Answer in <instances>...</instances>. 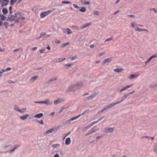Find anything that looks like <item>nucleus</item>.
Wrapping results in <instances>:
<instances>
[{
	"mask_svg": "<svg viewBox=\"0 0 157 157\" xmlns=\"http://www.w3.org/2000/svg\"><path fill=\"white\" fill-rule=\"evenodd\" d=\"M82 85V82H79L77 84L70 85L68 87V92H74L80 89Z\"/></svg>",
	"mask_w": 157,
	"mask_h": 157,
	"instance_id": "f257e3e1",
	"label": "nucleus"
},
{
	"mask_svg": "<svg viewBox=\"0 0 157 157\" xmlns=\"http://www.w3.org/2000/svg\"><path fill=\"white\" fill-rule=\"evenodd\" d=\"M98 94V93H94L92 94L91 96L87 97L85 98H84L83 100V101L84 102H86L87 101H90L91 100L93 99Z\"/></svg>",
	"mask_w": 157,
	"mask_h": 157,
	"instance_id": "f03ea898",
	"label": "nucleus"
},
{
	"mask_svg": "<svg viewBox=\"0 0 157 157\" xmlns=\"http://www.w3.org/2000/svg\"><path fill=\"white\" fill-rule=\"evenodd\" d=\"M34 103L37 104H44L47 105H49L51 104L52 102H51L49 100L47 99L45 101H35Z\"/></svg>",
	"mask_w": 157,
	"mask_h": 157,
	"instance_id": "7ed1b4c3",
	"label": "nucleus"
},
{
	"mask_svg": "<svg viewBox=\"0 0 157 157\" xmlns=\"http://www.w3.org/2000/svg\"><path fill=\"white\" fill-rule=\"evenodd\" d=\"M52 12V10H49L46 11L42 12L40 15V17L41 18H44L45 17L47 16L49 14Z\"/></svg>",
	"mask_w": 157,
	"mask_h": 157,
	"instance_id": "20e7f679",
	"label": "nucleus"
},
{
	"mask_svg": "<svg viewBox=\"0 0 157 157\" xmlns=\"http://www.w3.org/2000/svg\"><path fill=\"white\" fill-rule=\"evenodd\" d=\"M114 128H113L109 127L108 128H105L104 129L105 131L107 133H112L114 131Z\"/></svg>",
	"mask_w": 157,
	"mask_h": 157,
	"instance_id": "39448f33",
	"label": "nucleus"
},
{
	"mask_svg": "<svg viewBox=\"0 0 157 157\" xmlns=\"http://www.w3.org/2000/svg\"><path fill=\"white\" fill-rule=\"evenodd\" d=\"M157 56V55H153L152 56H151L150 57H149L147 60L145 62V66L146 65V64L147 63H148L149 62H150L152 59L154 58H155Z\"/></svg>",
	"mask_w": 157,
	"mask_h": 157,
	"instance_id": "423d86ee",
	"label": "nucleus"
},
{
	"mask_svg": "<svg viewBox=\"0 0 157 157\" xmlns=\"http://www.w3.org/2000/svg\"><path fill=\"white\" fill-rule=\"evenodd\" d=\"M128 94L127 93H126V94H125L122 97V100H121L120 101H117V103L118 104L120 103H121V102H122V101H123L124 100V99H125L128 96Z\"/></svg>",
	"mask_w": 157,
	"mask_h": 157,
	"instance_id": "0eeeda50",
	"label": "nucleus"
},
{
	"mask_svg": "<svg viewBox=\"0 0 157 157\" xmlns=\"http://www.w3.org/2000/svg\"><path fill=\"white\" fill-rule=\"evenodd\" d=\"M9 2V0H2L1 2L2 7L7 5Z\"/></svg>",
	"mask_w": 157,
	"mask_h": 157,
	"instance_id": "6e6552de",
	"label": "nucleus"
},
{
	"mask_svg": "<svg viewBox=\"0 0 157 157\" xmlns=\"http://www.w3.org/2000/svg\"><path fill=\"white\" fill-rule=\"evenodd\" d=\"M15 20L14 15H10V16L8 17L6 19L7 21H10V22H12Z\"/></svg>",
	"mask_w": 157,
	"mask_h": 157,
	"instance_id": "1a4fd4ad",
	"label": "nucleus"
},
{
	"mask_svg": "<svg viewBox=\"0 0 157 157\" xmlns=\"http://www.w3.org/2000/svg\"><path fill=\"white\" fill-rule=\"evenodd\" d=\"M15 15H17V19H21V17L23 16L22 13L21 12H17L15 13Z\"/></svg>",
	"mask_w": 157,
	"mask_h": 157,
	"instance_id": "9d476101",
	"label": "nucleus"
},
{
	"mask_svg": "<svg viewBox=\"0 0 157 157\" xmlns=\"http://www.w3.org/2000/svg\"><path fill=\"white\" fill-rule=\"evenodd\" d=\"M118 104L117 102H114L112 103H111L108 106H106L108 109H109L111 108L113 106L116 105Z\"/></svg>",
	"mask_w": 157,
	"mask_h": 157,
	"instance_id": "9b49d317",
	"label": "nucleus"
},
{
	"mask_svg": "<svg viewBox=\"0 0 157 157\" xmlns=\"http://www.w3.org/2000/svg\"><path fill=\"white\" fill-rule=\"evenodd\" d=\"M19 146H20L19 145L15 146L12 149H11L9 151H6V152L11 153L14 151L18 147H19Z\"/></svg>",
	"mask_w": 157,
	"mask_h": 157,
	"instance_id": "f8f14e48",
	"label": "nucleus"
},
{
	"mask_svg": "<svg viewBox=\"0 0 157 157\" xmlns=\"http://www.w3.org/2000/svg\"><path fill=\"white\" fill-rule=\"evenodd\" d=\"M112 61L111 58H107L104 60L102 62V64H105L106 63H108L110 61Z\"/></svg>",
	"mask_w": 157,
	"mask_h": 157,
	"instance_id": "ddd939ff",
	"label": "nucleus"
},
{
	"mask_svg": "<svg viewBox=\"0 0 157 157\" xmlns=\"http://www.w3.org/2000/svg\"><path fill=\"white\" fill-rule=\"evenodd\" d=\"M71 143V140L70 137H68L66 139L65 144L66 145H68Z\"/></svg>",
	"mask_w": 157,
	"mask_h": 157,
	"instance_id": "4468645a",
	"label": "nucleus"
},
{
	"mask_svg": "<svg viewBox=\"0 0 157 157\" xmlns=\"http://www.w3.org/2000/svg\"><path fill=\"white\" fill-rule=\"evenodd\" d=\"M71 121L70 120V119L67 120L66 121L63 123L62 124V126H64L67 124H68L70 123Z\"/></svg>",
	"mask_w": 157,
	"mask_h": 157,
	"instance_id": "2eb2a0df",
	"label": "nucleus"
},
{
	"mask_svg": "<svg viewBox=\"0 0 157 157\" xmlns=\"http://www.w3.org/2000/svg\"><path fill=\"white\" fill-rule=\"evenodd\" d=\"M44 114L41 113H39L37 114H36L35 115V117L36 118H40L42 117L43 116Z\"/></svg>",
	"mask_w": 157,
	"mask_h": 157,
	"instance_id": "dca6fc26",
	"label": "nucleus"
},
{
	"mask_svg": "<svg viewBox=\"0 0 157 157\" xmlns=\"http://www.w3.org/2000/svg\"><path fill=\"white\" fill-rule=\"evenodd\" d=\"M65 59V58H57L54 59L55 61L56 62H60Z\"/></svg>",
	"mask_w": 157,
	"mask_h": 157,
	"instance_id": "f3484780",
	"label": "nucleus"
},
{
	"mask_svg": "<svg viewBox=\"0 0 157 157\" xmlns=\"http://www.w3.org/2000/svg\"><path fill=\"white\" fill-rule=\"evenodd\" d=\"M141 139L143 138H147L148 140H153L154 139V137H151L149 136H144L141 137Z\"/></svg>",
	"mask_w": 157,
	"mask_h": 157,
	"instance_id": "a211bd4d",
	"label": "nucleus"
},
{
	"mask_svg": "<svg viewBox=\"0 0 157 157\" xmlns=\"http://www.w3.org/2000/svg\"><path fill=\"white\" fill-rule=\"evenodd\" d=\"M29 114H25L24 115L21 116L20 118L21 119L24 120H25L29 116Z\"/></svg>",
	"mask_w": 157,
	"mask_h": 157,
	"instance_id": "6ab92c4d",
	"label": "nucleus"
},
{
	"mask_svg": "<svg viewBox=\"0 0 157 157\" xmlns=\"http://www.w3.org/2000/svg\"><path fill=\"white\" fill-rule=\"evenodd\" d=\"M124 71V69L122 68H117L114 69L113 71L116 72H121Z\"/></svg>",
	"mask_w": 157,
	"mask_h": 157,
	"instance_id": "aec40b11",
	"label": "nucleus"
},
{
	"mask_svg": "<svg viewBox=\"0 0 157 157\" xmlns=\"http://www.w3.org/2000/svg\"><path fill=\"white\" fill-rule=\"evenodd\" d=\"M38 77V75H35L32 77L30 79V81L31 82H33Z\"/></svg>",
	"mask_w": 157,
	"mask_h": 157,
	"instance_id": "412c9836",
	"label": "nucleus"
},
{
	"mask_svg": "<svg viewBox=\"0 0 157 157\" xmlns=\"http://www.w3.org/2000/svg\"><path fill=\"white\" fill-rule=\"evenodd\" d=\"M62 126V125H59L57 126H56L53 127L52 128L53 131H56L60 128V126Z\"/></svg>",
	"mask_w": 157,
	"mask_h": 157,
	"instance_id": "4be33fe9",
	"label": "nucleus"
},
{
	"mask_svg": "<svg viewBox=\"0 0 157 157\" xmlns=\"http://www.w3.org/2000/svg\"><path fill=\"white\" fill-rule=\"evenodd\" d=\"M14 109L16 111H18V112H21V111H20V109L19 108V107H18V106L17 105H14Z\"/></svg>",
	"mask_w": 157,
	"mask_h": 157,
	"instance_id": "5701e85b",
	"label": "nucleus"
},
{
	"mask_svg": "<svg viewBox=\"0 0 157 157\" xmlns=\"http://www.w3.org/2000/svg\"><path fill=\"white\" fill-rule=\"evenodd\" d=\"M153 151L155 153L157 154V143L155 144L153 147Z\"/></svg>",
	"mask_w": 157,
	"mask_h": 157,
	"instance_id": "b1692460",
	"label": "nucleus"
},
{
	"mask_svg": "<svg viewBox=\"0 0 157 157\" xmlns=\"http://www.w3.org/2000/svg\"><path fill=\"white\" fill-rule=\"evenodd\" d=\"M53 132V131H52V128H51V129L50 130H48L47 131H46L44 133V134H49V133H51L52 132Z\"/></svg>",
	"mask_w": 157,
	"mask_h": 157,
	"instance_id": "393cba45",
	"label": "nucleus"
},
{
	"mask_svg": "<svg viewBox=\"0 0 157 157\" xmlns=\"http://www.w3.org/2000/svg\"><path fill=\"white\" fill-rule=\"evenodd\" d=\"M79 10L83 13L85 12L86 10V8L85 7H82Z\"/></svg>",
	"mask_w": 157,
	"mask_h": 157,
	"instance_id": "a878e982",
	"label": "nucleus"
},
{
	"mask_svg": "<svg viewBox=\"0 0 157 157\" xmlns=\"http://www.w3.org/2000/svg\"><path fill=\"white\" fill-rule=\"evenodd\" d=\"M2 11L4 14H6L8 13V10L6 8H3L2 10Z\"/></svg>",
	"mask_w": 157,
	"mask_h": 157,
	"instance_id": "bb28decb",
	"label": "nucleus"
},
{
	"mask_svg": "<svg viewBox=\"0 0 157 157\" xmlns=\"http://www.w3.org/2000/svg\"><path fill=\"white\" fill-rule=\"evenodd\" d=\"M79 117H80V116L78 115V116L71 118L70 119V120L71 121H74V120L77 119Z\"/></svg>",
	"mask_w": 157,
	"mask_h": 157,
	"instance_id": "cd10ccee",
	"label": "nucleus"
},
{
	"mask_svg": "<svg viewBox=\"0 0 157 157\" xmlns=\"http://www.w3.org/2000/svg\"><path fill=\"white\" fill-rule=\"evenodd\" d=\"M60 146V144H52V147L53 148H56L57 147H59Z\"/></svg>",
	"mask_w": 157,
	"mask_h": 157,
	"instance_id": "c85d7f7f",
	"label": "nucleus"
},
{
	"mask_svg": "<svg viewBox=\"0 0 157 157\" xmlns=\"http://www.w3.org/2000/svg\"><path fill=\"white\" fill-rule=\"evenodd\" d=\"M70 43L69 42H66L64 43H63L61 45V47H64L65 46L68 45Z\"/></svg>",
	"mask_w": 157,
	"mask_h": 157,
	"instance_id": "c756f323",
	"label": "nucleus"
},
{
	"mask_svg": "<svg viewBox=\"0 0 157 157\" xmlns=\"http://www.w3.org/2000/svg\"><path fill=\"white\" fill-rule=\"evenodd\" d=\"M137 75L134 74H131L129 76V79H132L134 78L135 77H137Z\"/></svg>",
	"mask_w": 157,
	"mask_h": 157,
	"instance_id": "7c9ffc66",
	"label": "nucleus"
},
{
	"mask_svg": "<svg viewBox=\"0 0 157 157\" xmlns=\"http://www.w3.org/2000/svg\"><path fill=\"white\" fill-rule=\"evenodd\" d=\"M91 23H87L85 25L83 26V27H82L81 29H84V28H85L86 27H88V26H89V25H91Z\"/></svg>",
	"mask_w": 157,
	"mask_h": 157,
	"instance_id": "2f4dec72",
	"label": "nucleus"
},
{
	"mask_svg": "<svg viewBox=\"0 0 157 157\" xmlns=\"http://www.w3.org/2000/svg\"><path fill=\"white\" fill-rule=\"evenodd\" d=\"M62 3L63 4H71V2L68 1H63L62 2Z\"/></svg>",
	"mask_w": 157,
	"mask_h": 157,
	"instance_id": "473e14b6",
	"label": "nucleus"
},
{
	"mask_svg": "<svg viewBox=\"0 0 157 157\" xmlns=\"http://www.w3.org/2000/svg\"><path fill=\"white\" fill-rule=\"evenodd\" d=\"M17 0H11L10 4V5H13L14 3L17 1Z\"/></svg>",
	"mask_w": 157,
	"mask_h": 157,
	"instance_id": "72a5a7b5",
	"label": "nucleus"
},
{
	"mask_svg": "<svg viewBox=\"0 0 157 157\" xmlns=\"http://www.w3.org/2000/svg\"><path fill=\"white\" fill-rule=\"evenodd\" d=\"M72 66V64L68 63V64H66L64 66V67L65 68H67V67H70Z\"/></svg>",
	"mask_w": 157,
	"mask_h": 157,
	"instance_id": "f704fd0d",
	"label": "nucleus"
},
{
	"mask_svg": "<svg viewBox=\"0 0 157 157\" xmlns=\"http://www.w3.org/2000/svg\"><path fill=\"white\" fill-rule=\"evenodd\" d=\"M36 122H38L40 124L43 125V121L42 120H41L40 121H39V120H36L35 121Z\"/></svg>",
	"mask_w": 157,
	"mask_h": 157,
	"instance_id": "c9c22d12",
	"label": "nucleus"
},
{
	"mask_svg": "<svg viewBox=\"0 0 157 157\" xmlns=\"http://www.w3.org/2000/svg\"><path fill=\"white\" fill-rule=\"evenodd\" d=\"M1 20H5L6 17L4 15H2V14H1Z\"/></svg>",
	"mask_w": 157,
	"mask_h": 157,
	"instance_id": "e433bc0d",
	"label": "nucleus"
},
{
	"mask_svg": "<svg viewBox=\"0 0 157 157\" xmlns=\"http://www.w3.org/2000/svg\"><path fill=\"white\" fill-rule=\"evenodd\" d=\"M11 69V68H10L8 67V68H7L6 69H5V70L2 69V71H3V72H6L7 71H9Z\"/></svg>",
	"mask_w": 157,
	"mask_h": 157,
	"instance_id": "4c0bfd02",
	"label": "nucleus"
},
{
	"mask_svg": "<svg viewBox=\"0 0 157 157\" xmlns=\"http://www.w3.org/2000/svg\"><path fill=\"white\" fill-rule=\"evenodd\" d=\"M57 79V77H55L53 78H52L50 79V81L52 82L54 81Z\"/></svg>",
	"mask_w": 157,
	"mask_h": 157,
	"instance_id": "58836bf2",
	"label": "nucleus"
},
{
	"mask_svg": "<svg viewBox=\"0 0 157 157\" xmlns=\"http://www.w3.org/2000/svg\"><path fill=\"white\" fill-rule=\"evenodd\" d=\"M67 33L68 34H71L72 33L71 30L69 28H67Z\"/></svg>",
	"mask_w": 157,
	"mask_h": 157,
	"instance_id": "ea45409f",
	"label": "nucleus"
},
{
	"mask_svg": "<svg viewBox=\"0 0 157 157\" xmlns=\"http://www.w3.org/2000/svg\"><path fill=\"white\" fill-rule=\"evenodd\" d=\"M90 2L89 1H85L84 3H83L84 5H90Z\"/></svg>",
	"mask_w": 157,
	"mask_h": 157,
	"instance_id": "a19ab883",
	"label": "nucleus"
},
{
	"mask_svg": "<svg viewBox=\"0 0 157 157\" xmlns=\"http://www.w3.org/2000/svg\"><path fill=\"white\" fill-rule=\"evenodd\" d=\"M73 5L75 8L76 9H80V7L78 6L77 5L75 4H73Z\"/></svg>",
	"mask_w": 157,
	"mask_h": 157,
	"instance_id": "79ce46f5",
	"label": "nucleus"
},
{
	"mask_svg": "<svg viewBox=\"0 0 157 157\" xmlns=\"http://www.w3.org/2000/svg\"><path fill=\"white\" fill-rule=\"evenodd\" d=\"M60 102L59 99H58L54 101V104L55 105H57Z\"/></svg>",
	"mask_w": 157,
	"mask_h": 157,
	"instance_id": "37998d69",
	"label": "nucleus"
},
{
	"mask_svg": "<svg viewBox=\"0 0 157 157\" xmlns=\"http://www.w3.org/2000/svg\"><path fill=\"white\" fill-rule=\"evenodd\" d=\"M78 58V57L76 56H73L71 57V60H73L77 59Z\"/></svg>",
	"mask_w": 157,
	"mask_h": 157,
	"instance_id": "c03bdc74",
	"label": "nucleus"
},
{
	"mask_svg": "<svg viewBox=\"0 0 157 157\" xmlns=\"http://www.w3.org/2000/svg\"><path fill=\"white\" fill-rule=\"evenodd\" d=\"M100 12L99 11H95L94 12L93 14L94 15H98L99 14Z\"/></svg>",
	"mask_w": 157,
	"mask_h": 157,
	"instance_id": "a18cd8bd",
	"label": "nucleus"
},
{
	"mask_svg": "<svg viewBox=\"0 0 157 157\" xmlns=\"http://www.w3.org/2000/svg\"><path fill=\"white\" fill-rule=\"evenodd\" d=\"M105 52H101L98 54V57H100L101 56H102L105 55Z\"/></svg>",
	"mask_w": 157,
	"mask_h": 157,
	"instance_id": "49530a36",
	"label": "nucleus"
},
{
	"mask_svg": "<svg viewBox=\"0 0 157 157\" xmlns=\"http://www.w3.org/2000/svg\"><path fill=\"white\" fill-rule=\"evenodd\" d=\"M127 89L126 87V86L124 87V88H122L120 91V93L122 92L123 91Z\"/></svg>",
	"mask_w": 157,
	"mask_h": 157,
	"instance_id": "de8ad7c7",
	"label": "nucleus"
},
{
	"mask_svg": "<svg viewBox=\"0 0 157 157\" xmlns=\"http://www.w3.org/2000/svg\"><path fill=\"white\" fill-rule=\"evenodd\" d=\"M112 39H113V37H111L109 38H108V39H106V40H105V42H106L107 41H109L111 40Z\"/></svg>",
	"mask_w": 157,
	"mask_h": 157,
	"instance_id": "09e8293b",
	"label": "nucleus"
},
{
	"mask_svg": "<svg viewBox=\"0 0 157 157\" xmlns=\"http://www.w3.org/2000/svg\"><path fill=\"white\" fill-rule=\"evenodd\" d=\"M26 109V108L22 109H20V111H21V112H19L20 113H23L25 111V110Z\"/></svg>",
	"mask_w": 157,
	"mask_h": 157,
	"instance_id": "8fccbe9b",
	"label": "nucleus"
},
{
	"mask_svg": "<svg viewBox=\"0 0 157 157\" xmlns=\"http://www.w3.org/2000/svg\"><path fill=\"white\" fill-rule=\"evenodd\" d=\"M8 25V23L6 22H5L4 23V25L5 27L6 28H7V25Z\"/></svg>",
	"mask_w": 157,
	"mask_h": 157,
	"instance_id": "3c124183",
	"label": "nucleus"
},
{
	"mask_svg": "<svg viewBox=\"0 0 157 157\" xmlns=\"http://www.w3.org/2000/svg\"><path fill=\"white\" fill-rule=\"evenodd\" d=\"M87 110H86L84 111H83V113L81 114L78 115V116H80V117L81 116L84 114H85L86 113V112L87 111Z\"/></svg>",
	"mask_w": 157,
	"mask_h": 157,
	"instance_id": "603ef678",
	"label": "nucleus"
},
{
	"mask_svg": "<svg viewBox=\"0 0 157 157\" xmlns=\"http://www.w3.org/2000/svg\"><path fill=\"white\" fill-rule=\"evenodd\" d=\"M46 35V34L45 32L42 33L40 34V35L42 37H44V36Z\"/></svg>",
	"mask_w": 157,
	"mask_h": 157,
	"instance_id": "864d4df0",
	"label": "nucleus"
},
{
	"mask_svg": "<svg viewBox=\"0 0 157 157\" xmlns=\"http://www.w3.org/2000/svg\"><path fill=\"white\" fill-rule=\"evenodd\" d=\"M135 17V16L134 15L129 14L128 15V17Z\"/></svg>",
	"mask_w": 157,
	"mask_h": 157,
	"instance_id": "5fc2aeb1",
	"label": "nucleus"
},
{
	"mask_svg": "<svg viewBox=\"0 0 157 157\" xmlns=\"http://www.w3.org/2000/svg\"><path fill=\"white\" fill-rule=\"evenodd\" d=\"M135 25H136V26L137 25L136 24V23L134 22H132V27H136Z\"/></svg>",
	"mask_w": 157,
	"mask_h": 157,
	"instance_id": "6e6d98bb",
	"label": "nucleus"
},
{
	"mask_svg": "<svg viewBox=\"0 0 157 157\" xmlns=\"http://www.w3.org/2000/svg\"><path fill=\"white\" fill-rule=\"evenodd\" d=\"M11 145H6V146H4L3 147V148L5 149H6V148H7V147H10L11 146Z\"/></svg>",
	"mask_w": 157,
	"mask_h": 157,
	"instance_id": "4d7b16f0",
	"label": "nucleus"
},
{
	"mask_svg": "<svg viewBox=\"0 0 157 157\" xmlns=\"http://www.w3.org/2000/svg\"><path fill=\"white\" fill-rule=\"evenodd\" d=\"M91 126V124H90L88 126H86L85 127V128H86V129H88L90 128Z\"/></svg>",
	"mask_w": 157,
	"mask_h": 157,
	"instance_id": "13d9d810",
	"label": "nucleus"
},
{
	"mask_svg": "<svg viewBox=\"0 0 157 157\" xmlns=\"http://www.w3.org/2000/svg\"><path fill=\"white\" fill-rule=\"evenodd\" d=\"M135 92V90H133V91H132V92H130L129 93H128L127 94H128V96H129V95L132 94Z\"/></svg>",
	"mask_w": 157,
	"mask_h": 157,
	"instance_id": "bf43d9fd",
	"label": "nucleus"
},
{
	"mask_svg": "<svg viewBox=\"0 0 157 157\" xmlns=\"http://www.w3.org/2000/svg\"><path fill=\"white\" fill-rule=\"evenodd\" d=\"M97 130L96 129H93L91 131H90V132H91V133H94V132H95Z\"/></svg>",
	"mask_w": 157,
	"mask_h": 157,
	"instance_id": "052dcab7",
	"label": "nucleus"
},
{
	"mask_svg": "<svg viewBox=\"0 0 157 157\" xmlns=\"http://www.w3.org/2000/svg\"><path fill=\"white\" fill-rule=\"evenodd\" d=\"M157 86V83L154 85L151 86H150V87L151 88H153V87H155V86Z\"/></svg>",
	"mask_w": 157,
	"mask_h": 157,
	"instance_id": "680f3d73",
	"label": "nucleus"
},
{
	"mask_svg": "<svg viewBox=\"0 0 157 157\" xmlns=\"http://www.w3.org/2000/svg\"><path fill=\"white\" fill-rule=\"evenodd\" d=\"M45 50L44 49H42L40 50V52L41 53H43L44 52Z\"/></svg>",
	"mask_w": 157,
	"mask_h": 157,
	"instance_id": "e2e57ef3",
	"label": "nucleus"
},
{
	"mask_svg": "<svg viewBox=\"0 0 157 157\" xmlns=\"http://www.w3.org/2000/svg\"><path fill=\"white\" fill-rule=\"evenodd\" d=\"M91 134V133L90 132V131H89L85 135V136H88V135H89Z\"/></svg>",
	"mask_w": 157,
	"mask_h": 157,
	"instance_id": "0e129e2a",
	"label": "nucleus"
},
{
	"mask_svg": "<svg viewBox=\"0 0 157 157\" xmlns=\"http://www.w3.org/2000/svg\"><path fill=\"white\" fill-rule=\"evenodd\" d=\"M3 71H2V69H1L0 70V77H1L2 75Z\"/></svg>",
	"mask_w": 157,
	"mask_h": 157,
	"instance_id": "69168bd1",
	"label": "nucleus"
},
{
	"mask_svg": "<svg viewBox=\"0 0 157 157\" xmlns=\"http://www.w3.org/2000/svg\"><path fill=\"white\" fill-rule=\"evenodd\" d=\"M55 42L56 43L59 44L60 42V41L59 40H55Z\"/></svg>",
	"mask_w": 157,
	"mask_h": 157,
	"instance_id": "338daca9",
	"label": "nucleus"
},
{
	"mask_svg": "<svg viewBox=\"0 0 157 157\" xmlns=\"http://www.w3.org/2000/svg\"><path fill=\"white\" fill-rule=\"evenodd\" d=\"M54 157H59V154H56L54 155Z\"/></svg>",
	"mask_w": 157,
	"mask_h": 157,
	"instance_id": "774afa93",
	"label": "nucleus"
}]
</instances>
